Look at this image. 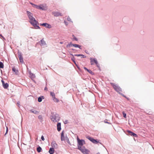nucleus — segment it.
<instances>
[{
    "instance_id": "nucleus-47",
    "label": "nucleus",
    "mask_w": 154,
    "mask_h": 154,
    "mask_svg": "<svg viewBox=\"0 0 154 154\" xmlns=\"http://www.w3.org/2000/svg\"><path fill=\"white\" fill-rule=\"evenodd\" d=\"M1 82L2 83V85H3L5 83L4 81V80L3 79L1 80Z\"/></svg>"
},
{
    "instance_id": "nucleus-15",
    "label": "nucleus",
    "mask_w": 154,
    "mask_h": 154,
    "mask_svg": "<svg viewBox=\"0 0 154 154\" xmlns=\"http://www.w3.org/2000/svg\"><path fill=\"white\" fill-rule=\"evenodd\" d=\"M51 145L52 147L57 148V145L55 141H53L51 143Z\"/></svg>"
},
{
    "instance_id": "nucleus-32",
    "label": "nucleus",
    "mask_w": 154,
    "mask_h": 154,
    "mask_svg": "<svg viewBox=\"0 0 154 154\" xmlns=\"http://www.w3.org/2000/svg\"><path fill=\"white\" fill-rule=\"evenodd\" d=\"M66 142H67V143L70 145H71V144L70 143V142L69 140V138H68L67 137H66Z\"/></svg>"
},
{
    "instance_id": "nucleus-1",
    "label": "nucleus",
    "mask_w": 154,
    "mask_h": 154,
    "mask_svg": "<svg viewBox=\"0 0 154 154\" xmlns=\"http://www.w3.org/2000/svg\"><path fill=\"white\" fill-rule=\"evenodd\" d=\"M27 16L29 20V22L34 28L36 29H40V28L38 25V23L35 18L33 17V14L29 11H26Z\"/></svg>"
},
{
    "instance_id": "nucleus-25",
    "label": "nucleus",
    "mask_w": 154,
    "mask_h": 154,
    "mask_svg": "<svg viewBox=\"0 0 154 154\" xmlns=\"http://www.w3.org/2000/svg\"><path fill=\"white\" fill-rule=\"evenodd\" d=\"M38 119L40 120V122H42L43 121V118L42 117V116L41 115H40L38 116Z\"/></svg>"
},
{
    "instance_id": "nucleus-29",
    "label": "nucleus",
    "mask_w": 154,
    "mask_h": 154,
    "mask_svg": "<svg viewBox=\"0 0 154 154\" xmlns=\"http://www.w3.org/2000/svg\"><path fill=\"white\" fill-rule=\"evenodd\" d=\"M53 100L56 102L58 103L59 102V100L55 97L53 98Z\"/></svg>"
},
{
    "instance_id": "nucleus-30",
    "label": "nucleus",
    "mask_w": 154,
    "mask_h": 154,
    "mask_svg": "<svg viewBox=\"0 0 154 154\" xmlns=\"http://www.w3.org/2000/svg\"><path fill=\"white\" fill-rule=\"evenodd\" d=\"M50 95L52 96L53 98L55 97V94L54 92H51L50 93Z\"/></svg>"
},
{
    "instance_id": "nucleus-6",
    "label": "nucleus",
    "mask_w": 154,
    "mask_h": 154,
    "mask_svg": "<svg viewBox=\"0 0 154 154\" xmlns=\"http://www.w3.org/2000/svg\"><path fill=\"white\" fill-rule=\"evenodd\" d=\"M39 43L40 45L42 46H46L47 44L45 41L44 40V38L41 39L40 41L39 42Z\"/></svg>"
},
{
    "instance_id": "nucleus-39",
    "label": "nucleus",
    "mask_w": 154,
    "mask_h": 154,
    "mask_svg": "<svg viewBox=\"0 0 154 154\" xmlns=\"http://www.w3.org/2000/svg\"><path fill=\"white\" fill-rule=\"evenodd\" d=\"M64 22L66 26L68 25V23L66 21L64 20Z\"/></svg>"
},
{
    "instance_id": "nucleus-58",
    "label": "nucleus",
    "mask_w": 154,
    "mask_h": 154,
    "mask_svg": "<svg viewBox=\"0 0 154 154\" xmlns=\"http://www.w3.org/2000/svg\"><path fill=\"white\" fill-rule=\"evenodd\" d=\"M126 99H127V100H129V99L127 97H126Z\"/></svg>"
},
{
    "instance_id": "nucleus-44",
    "label": "nucleus",
    "mask_w": 154,
    "mask_h": 154,
    "mask_svg": "<svg viewBox=\"0 0 154 154\" xmlns=\"http://www.w3.org/2000/svg\"><path fill=\"white\" fill-rule=\"evenodd\" d=\"M76 66L77 67V68L80 70H81L80 68L79 67L78 65L77 64L76 65Z\"/></svg>"
},
{
    "instance_id": "nucleus-22",
    "label": "nucleus",
    "mask_w": 154,
    "mask_h": 154,
    "mask_svg": "<svg viewBox=\"0 0 154 154\" xmlns=\"http://www.w3.org/2000/svg\"><path fill=\"white\" fill-rule=\"evenodd\" d=\"M73 44H72V42H70L68 44H67L66 45V47L67 48H69L73 46L72 45H73Z\"/></svg>"
},
{
    "instance_id": "nucleus-20",
    "label": "nucleus",
    "mask_w": 154,
    "mask_h": 154,
    "mask_svg": "<svg viewBox=\"0 0 154 154\" xmlns=\"http://www.w3.org/2000/svg\"><path fill=\"white\" fill-rule=\"evenodd\" d=\"M29 74L30 75V77L31 78H34L35 77V75L30 71L29 72Z\"/></svg>"
},
{
    "instance_id": "nucleus-16",
    "label": "nucleus",
    "mask_w": 154,
    "mask_h": 154,
    "mask_svg": "<svg viewBox=\"0 0 154 154\" xmlns=\"http://www.w3.org/2000/svg\"><path fill=\"white\" fill-rule=\"evenodd\" d=\"M54 150L53 147H51L49 150V152L50 154H53L54 153Z\"/></svg>"
},
{
    "instance_id": "nucleus-13",
    "label": "nucleus",
    "mask_w": 154,
    "mask_h": 154,
    "mask_svg": "<svg viewBox=\"0 0 154 154\" xmlns=\"http://www.w3.org/2000/svg\"><path fill=\"white\" fill-rule=\"evenodd\" d=\"M61 123L58 122L57 124V130L58 131H60L61 130Z\"/></svg>"
},
{
    "instance_id": "nucleus-59",
    "label": "nucleus",
    "mask_w": 154,
    "mask_h": 154,
    "mask_svg": "<svg viewBox=\"0 0 154 154\" xmlns=\"http://www.w3.org/2000/svg\"><path fill=\"white\" fill-rule=\"evenodd\" d=\"M96 154H100V153L99 152H98Z\"/></svg>"
},
{
    "instance_id": "nucleus-50",
    "label": "nucleus",
    "mask_w": 154,
    "mask_h": 154,
    "mask_svg": "<svg viewBox=\"0 0 154 154\" xmlns=\"http://www.w3.org/2000/svg\"><path fill=\"white\" fill-rule=\"evenodd\" d=\"M30 4L31 5H32V6H33V7H34V5H35V4H33V3H32V2H30Z\"/></svg>"
},
{
    "instance_id": "nucleus-36",
    "label": "nucleus",
    "mask_w": 154,
    "mask_h": 154,
    "mask_svg": "<svg viewBox=\"0 0 154 154\" xmlns=\"http://www.w3.org/2000/svg\"><path fill=\"white\" fill-rule=\"evenodd\" d=\"M96 65L97 67L100 69V64L98 63V62H97V64H95Z\"/></svg>"
},
{
    "instance_id": "nucleus-8",
    "label": "nucleus",
    "mask_w": 154,
    "mask_h": 154,
    "mask_svg": "<svg viewBox=\"0 0 154 154\" xmlns=\"http://www.w3.org/2000/svg\"><path fill=\"white\" fill-rule=\"evenodd\" d=\"M90 60H91V65H94V63H95V64H97V61L96 58H90Z\"/></svg>"
},
{
    "instance_id": "nucleus-28",
    "label": "nucleus",
    "mask_w": 154,
    "mask_h": 154,
    "mask_svg": "<svg viewBox=\"0 0 154 154\" xmlns=\"http://www.w3.org/2000/svg\"><path fill=\"white\" fill-rule=\"evenodd\" d=\"M30 112L33 113L35 114H36L38 113V111H36V110H34V109H31L30 110Z\"/></svg>"
},
{
    "instance_id": "nucleus-23",
    "label": "nucleus",
    "mask_w": 154,
    "mask_h": 154,
    "mask_svg": "<svg viewBox=\"0 0 154 154\" xmlns=\"http://www.w3.org/2000/svg\"><path fill=\"white\" fill-rule=\"evenodd\" d=\"M37 151L39 153L42 151V148L40 146H38L37 148Z\"/></svg>"
},
{
    "instance_id": "nucleus-57",
    "label": "nucleus",
    "mask_w": 154,
    "mask_h": 154,
    "mask_svg": "<svg viewBox=\"0 0 154 154\" xmlns=\"http://www.w3.org/2000/svg\"><path fill=\"white\" fill-rule=\"evenodd\" d=\"M71 50L73 51H75V50L73 48L71 49Z\"/></svg>"
},
{
    "instance_id": "nucleus-10",
    "label": "nucleus",
    "mask_w": 154,
    "mask_h": 154,
    "mask_svg": "<svg viewBox=\"0 0 154 154\" xmlns=\"http://www.w3.org/2000/svg\"><path fill=\"white\" fill-rule=\"evenodd\" d=\"M66 137H67V136H66L65 137L64 136V131H62L61 135V141H66Z\"/></svg>"
},
{
    "instance_id": "nucleus-7",
    "label": "nucleus",
    "mask_w": 154,
    "mask_h": 154,
    "mask_svg": "<svg viewBox=\"0 0 154 154\" xmlns=\"http://www.w3.org/2000/svg\"><path fill=\"white\" fill-rule=\"evenodd\" d=\"M40 25L42 26H45L46 28H48V29H50L51 28V26L46 23H41Z\"/></svg>"
},
{
    "instance_id": "nucleus-26",
    "label": "nucleus",
    "mask_w": 154,
    "mask_h": 154,
    "mask_svg": "<svg viewBox=\"0 0 154 154\" xmlns=\"http://www.w3.org/2000/svg\"><path fill=\"white\" fill-rule=\"evenodd\" d=\"M71 60L74 62L75 65L77 64L75 61V58L74 57H72Z\"/></svg>"
},
{
    "instance_id": "nucleus-33",
    "label": "nucleus",
    "mask_w": 154,
    "mask_h": 154,
    "mask_svg": "<svg viewBox=\"0 0 154 154\" xmlns=\"http://www.w3.org/2000/svg\"><path fill=\"white\" fill-rule=\"evenodd\" d=\"M87 71L91 75H94V72H93L91 70H90V69H88Z\"/></svg>"
},
{
    "instance_id": "nucleus-46",
    "label": "nucleus",
    "mask_w": 154,
    "mask_h": 154,
    "mask_svg": "<svg viewBox=\"0 0 154 154\" xmlns=\"http://www.w3.org/2000/svg\"><path fill=\"white\" fill-rule=\"evenodd\" d=\"M73 38L75 40V41H78V39L77 38H76V37H74Z\"/></svg>"
},
{
    "instance_id": "nucleus-51",
    "label": "nucleus",
    "mask_w": 154,
    "mask_h": 154,
    "mask_svg": "<svg viewBox=\"0 0 154 154\" xmlns=\"http://www.w3.org/2000/svg\"><path fill=\"white\" fill-rule=\"evenodd\" d=\"M48 90V88H47V87H45V88H44V90L45 91H47Z\"/></svg>"
},
{
    "instance_id": "nucleus-43",
    "label": "nucleus",
    "mask_w": 154,
    "mask_h": 154,
    "mask_svg": "<svg viewBox=\"0 0 154 154\" xmlns=\"http://www.w3.org/2000/svg\"><path fill=\"white\" fill-rule=\"evenodd\" d=\"M82 55L81 56H82V57H81V58H85L86 57V56H85L84 55L82 54Z\"/></svg>"
},
{
    "instance_id": "nucleus-56",
    "label": "nucleus",
    "mask_w": 154,
    "mask_h": 154,
    "mask_svg": "<svg viewBox=\"0 0 154 154\" xmlns=\"http://www.w3.org/2000/svg\"><path fill=\"white\" fill-rule=\"evenodd\" d=\"M63 42H60V44H63Z\"/></svg>"
},
{
    "instance_id": "nucleus-40",
    "label": "nucleus",
    "mask_w": 154,
    "mask_h": 154,
    "mask_svg": "<svg viewBox=\"0 0 154 154\" xmlns=\"http://www.w3.org/2000/svg\"><path fill=\"white\" fill-rule=\"evenodd\" d=\"M19 60H20V62L23 63V62H24L23 61V58L19 59Z\"/></svg>"
},
{
    "instance_id": "nucleus-24",
    "label": "nucleus",
    "mask_w": 154,
    "mask_h": 154,
    "mask_svg": "<svg viewBox=\"0 0 154 154\" xmlns=\"http://www.w3.org/2000/svg\"><path fill=\"white\" fill-rule=\"evenodd\" d=\"M100 140H97V139H95L94 143L97 144L98 143H100V144H102V143L100 142Z\"/></svg>"
},
{
    "instance_id": "nucleus-4",
    "label": "nucleus",
    "mask_w": 154,
    "mask_h": 154,
    "mask_svg": "<svg viewBox=\"0 0 154 154\" xmlns=\"http://www.w3.org/2000/svg\"><path fill=\"white\" fill-rule=\"evenodd\" d=\"M110 84L112 86L114 89L119 94L121 93L120 92L122 91V88L118 85L114 83H111Z\"/></svg>"
},
{
    "instance_id": "nucleus-18",
    "label": "nucleus",
    "mask_w": 154,
    "mask_h": 154,
    "mask_svg": "<svg viewBox=\"0 0 154 154\" xmlns=\"http://www.w3.org/2000/svg\"><path fill=\"white\" fill-rule=\"evenodd\" d=\"M44 99V97L43 96H41L38 98V101L39 102H40L42 101V100Z\"/></svg>"
},
{
    "instance_id": "nucleus-60",
    "label": "nucleus",
    "mask_w": 154,
    "mask_h": 154,
    "mask_svg": "<svg viewBox=\"0 0 154 154\" xmlns=\"http://www.w3.org/2000/svg\"><path fill=\"white\" fill-rule=\"evenodd\" d=\"M67 120H66V121H65V122H67Z\"/></svg>"
},
{
    "instance_id": "nucleus-3",
    "label": "nucleus",
    "mask_w": 154,
    "mask_h": 154,
    "mask_svg": "<svg viewBox=\"0 0 154 154\" xmlns=\"http://www.w3.org/2000/svg\"><path fill=\"white\" fill-rule=\"evenodd\" d=\"M51 119L54 122H58L60 119L59 115L56 112H51Z\"/></svg>"
},
{
    "instance_id": "nucleus-21",
    "label": "nucleus",
    "mask_w": 154,
    "mask_h": 154,
    "mask_svg": "<svg viewBox=\"0 0 154 154\" xmlns=\"http://www.w3.org/2000/svg\"><path fill=\"white\" fill-rule=\"evenodd\" d=\"M72 45H73V47H74L75 48H78L80 49H82V48H81V45H79L73 44Z\"/></svg>"
},
{
    "instance_id": "nucleus-11",
    "label": "nucleus",
    "mask_w": 154,
    "mask_h": 154,
    "mask_svg": "<svg viewBox=\"0 0 154 154\" xmlns=\"http://www.w3.org/2000/svg\"><path fill=\"white\" fill-rule=\"evenodd\" d=\"M87 138L90 140L93 143H94V141L95 140V139L93 138L90 137L89 136H88L86 137Z\"/></svg>"
},
{
    "instance_id": "nucleus-14",
    "label": "nucleus",
    "mask_w": 154,
    "mask_h": 154,
    "mask_svg": "<svg viewBox=\"0 0 154 154\" xmlns=\"http://www.w3.org/2000/svg\"><path fill=\"white\" fill-rule=\"evenodd\" d=\"M61 123L58 122L57 124V130L58 131H60L61 130Z\"/></svg>"
},
{
    "instance_id": "nucleus-37",
    "label": "nucleus",
    "mask_w": 154,
    "mask_h": 154,
    "mask_svg": "<svg viewBox=\"0 0 154 154\" xmlns=\"http://www.w3.org/2000/svg\"><path fill=\"white\" fill-rule=\"evenodd\" d=\"M38 6H39V5H36L35 4V5H34V6L33 7L35 8H37V9H38Z\"/></svg>"
},
{
    "instance_id": "nucleus-12",
    "label": "nucleus",
    "mask_w": 154,
    "mask_h": 154,
    "mask_svg": "<svg viewBox=\"0 0 154 154\" xmlns=\"http://www.w3.org/2000/svg\"><path fill=\"white\" fill-rule=\"evenodd\" d=\"M38 9L41 10L42 11H45L46 10V8H45L43 5H39Z\"/></svg>"
},
{
    "instance_id": "nucleus-49",
    "label": "nucleus",
    "mask_w": 154,
    "mask_h": 154,
    "mask_svg": "<svg viewBox=\"0 0 154 154\" xmlns=\"http://www.w3.org/2000/svg\"><path fill=\"white\" fill-rule=\"evenodd\" d=\"M8 131V128H7V130H6V132L5 134V135L7 133Z\"/></svg>"
},
{
    "instance_id": "nucleus-5",
    "label": "nucleus",
    "mask_w": 154,
    "mask_h": 154,
    "mask_svg": "<svg viewBox=\"0 0 154 154\" xmlns=\"http://www.w3.org/2000/svg\"><path fill=\"white\" fill-rule=\"evenodd\" d=\"M127 131L128 133V135H131L134 137H137V135L136 134L131 131L128 130H127Z\"/></svg>"
},
{
    "instance_id": "nucleus-34",
    "label": "nucleus",
    "mask_w": 154,
    "mask_h": 154,
    "mask_svg": "<svg viewBox=\"0 0 154 154\" xmlns=\"http://www.w3.org/2000/svg\"><path fill=\"white\" fill-rule=\"evenodd\" d=\"M122 114L123 115V116L124 118H126V114L123 111L122 112Z\"/></svg>"
},
{
    "instance_id": "nucleus-38",
    "label": "nucleus",
    "mask_w": 154,
    "mask_h": 154,
    "mask_svg": "<svg viewBox=\"0 0 154 154\" xmlns=\"http://www.w3.org/2000/svg\"><path fill=\"white\" fill-rule=\"evenodd\" d=\"M74 56H75L79 57L81 56L82 55V54H75L74 55Z\"/></svg>"
},
{
    "instance_id": "nucleus-45",
    "label": "nucleus",
    "mask_w": 154,
    "mask_h": 154,
    "mask_svg": "<svg viewBox=\"0 0 154 154\" xmlns=\"http://www.w3.org/2000/svg\"><path fill=\"white\" fill-rule=\"evenodd\" d=\"M20 102L19 101H18L17 102V106L19 107V106L20 105Z\"/></svg>"
},
{
    "instance_id": "nucleus-61",
    "label": "nucleus",
    "mask_w": 154,
    "mask_h": 154,
    "mask_svg": "<svg viewBox=\"0 0 154 154\" xmlns=\"http://www.w3.org/2000/svg\"><path fill=\"white\" fill-rule=\"evenodd\" d=\"M1 72H2V70H1Z\"/></svg>"
},
{
    "instance_id": "nucleus-53",
    "label": "nucleus",
    "mask_w": 154,
    "mask_h": 154,
    "mask_svg": "<svg viewBox=\"0 0 154 154\" xmlns=\"http://www.w3.org/2000/svg\"><path fill=\"white\" fill-rule=\"evenodd\" d=\"M70 55H71V56H72V57H74V56H74V55H73L72 54H70Z\"/></svg>"
},
{
    "instance_id": "nucleus-19",
    "label": "nucleus",
    "mask_w": 154,
    "mask_h": 154,
    "mask_svg": "<svg viewBox=\"0 0 154 154\" xmlns=\"http://www.w3.org/2000/svg\"><path fill=\"white\" fill-rule=\"evenodd\" d=\"M3 87L5 89H7L8 87L9 84L8 83H6L2 85Z\"/></svg>"
},
{
    "instance_id": "nucleus-52",
    "label": "nucleus",
    "mask_w": 154,
    "mask_h": 154,
    "mask_svg": "<svg viewBox=\"0 0 154 154\" xmlns=\"http://www.w3.org/2000/svg\"><path fill=\"white\" fill-rule=\"evenodd\" d=\"M85 52L86 54H89V53H88V51H86H86H85Z\"/></svg>"
},
{
    "instance_id": "nucleus-17",
    "label": "nucleus",
    "mask_w": 154,
    "mask_h": 154,
    "mask_svg": "<svg viewBox=\"0 0 154 154\" xmlns=\"http://www.w3.org/2000/svg\"><path fill=\"white\" fill-rule=\"evenodd\" d=\"M17 54L19 59L23 58L22 57V54L20 51H18Z\"/></svg>"
},
{
    "instance_id": "nucleus-2",
    "label": "nucleus",
    "mask_w": 154,
    "mask_h": 154,
    "mask_svg": "<svg viewBox=\"0 0 154 154\" xmlns=\"http://www.w3.org/2000/svg\"><path fill=\"white\" fill-rule=\"evenodd\" d=\"M77 149L80 150L83 154H87L88 150L85 149V147L83 145L85 143V141L84 140L80 139L78 137L77 138Z\"/></svg>"
},
{
    "instance_id": "nucleus-27",
    "label": "nucleus",
    "mask_w": 154,
    "mask_h": 154,
    "mask_svg": "<svg viewBox=\"0 0 154 154\" xmlns=\"http://www.w3.org/2000/svg\"><path fill=\"white\" fill-rule=\"evenodd\" d=\"M12 70L13 72H15V74H17V72H18V70H16L15 68L14 67L12 68Z\"/></svg>"
},
{
    "instance_id": "nucleus-55",
    "label": "nucleus",
    "mask_w": 154,
    "mask_h": 154,
    "mask_svg": "<svg viewBox=\"0 0 154 154\" xmlns=\"http://www.w3.org/2000/svg\"><path fill=\"white\" fill-rule=\"evenodd\" d=\"M0 36H1L3 38L5 39L4 37L1 34H0Z\"/></svg>"
},
{
    "instance_id": "nucleus-62",
    "label": "nucleus",
    "mask_w": 154,
    "mask_h": 154,
    "mask_svg": "<svg viewBox=\"0 0 154 154\" xmlns=\"http://www.w3.org/2000/svg\"><path fill=\"white\" fill-rule=\"evenodd\" d=\"M32 29H33V28H33V27H32Z\"/></svg>"
},
{
    "instance_id": "nucleus-35",
    "label": "nucleus",
    "mask_w": 154,
    "mask_h": 154,
    "mask_svg": "<svg viewBox=\"0 0 154 154\" xmlns=\"http://www.w3.org/2000/svg\"><path fill=\"white\" fill-rule=\"evenodd\" d=\"M67 19L68 21H70V22L72 23V21H71V18L69 16H68L67 17Z\"/></svg>"
},
{
    "instance_id": "nucleus-31",
    "label": "nucleus",
    "mask_w": 154,
    "mask_h": 154,
    "mask_svg": "<svg viewBox=\"0 0 154 154\" xmlns=\"http://www.w3.org/2000/svg\"><path fill=\"white\" fill-rule=\"evenodd\" d=\"M4 65L3 63L2 62H0V68H3Z\"/></svg>"
},
{
    "instance_id": "nucleus-9",
    "label": "nucleus",
    "mask_w": 154,
    "mask_h": 154,
    "mask_svg": "<svg viewBox=\"0 0 154 154\" xmlns=\"http://www.w3.org/2000/svg\"><path fill=\"white\" fill-rule=\"evenodd\" d=\"M52 13L54 16L56 17L63 16L62 14L58 12H54Z\"/></svg>"
},
{
    "instance_id": "nucleus-42",
    "label": "nucleus",
    "mask_w": 154,
    "mask_h": 154,
    "mask_svg": "<svg viewBox=\"0 0 154 154\" xmlns=\"http://www.w3.org/2000/svg\"><path fill=\"white\" fill-rule=\"evenodd\" d=\"M120 94L122 95V96H123L124 97L126 98L127 97L124 95L122 93H121Z\"/></svg>"
},
{
    "instance_id": "nucleus-48",
    "label": "nucleus",
    "mask_w": 154,
    "mask_h": 154,
    "mask_svg": "<svg viewBox=\"0 0 154 154\" xmlns=\"http://www.w3.org/2000/svg\"><path fill=\"white\" fill-rule=\"evenodd\" d=\"M84 69L88 71V69L86 67H84Z\"/></svg>"
},
{
    "instance_id": "nucleus-41",
    "label": "nucleus",
    "mask_w": 154,
    "mask_h": 154,
    "mask_svg": "<svg viewBox=\"0 0 154 154\" xmlns=\"http://www.w3.org/2000/svg\"><path fill=\"white\" fill-rule=\"evenodd\" d=\"M41 139L43 141H44L45 140V138L44 137L43 135H42L41 137Z\"/></svg>"
},
{
    "instance_id": "nucleus-54",
    "label": "nucleus",
    "mask_w": 154,
    "mask_h": 154,
    "mask_svg": "<svg viewBox=\"0 0 154 154\" xmlns=\"http://www.w3.org/2000/svg\"><path fill=\"white\" fill-rule=\"evenodd\" d=\"M105 122V123H108V124H110V123H109V122H105H105Z\"/></svg>"
}]
</instances>
